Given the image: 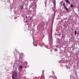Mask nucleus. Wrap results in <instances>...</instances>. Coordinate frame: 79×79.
<instances>
[{
    "instance_id": "obj_10",
    "label": "nucleus",
    "mask_w": 79,
    "mask_h": 79,
    "mask_svg": "<svg viewBox=\"0 0 79 79\" xmlns=\"http://www.w3.org/2000/svg\"><path fill=\"white\" fill-rule=\"evenodd\" d=\"M34 45L35 46H36V47H37V45L35 44V45Z\"/></svg>"
},
{
    "instance_id": "obj_7",
    "label": "nucleus",
    "mask_w": 79,
    "mask_h": 79,
    "mask_svg": "<svg viewBox=\"0 0 79 79\" xmlns=\"http://www.w3.org/2000/svg\"><path fill=\"white\" fill-rule=\"evenodd\" d=\"M21 9H23V6H21Z\"/></svg>"
},
{
    "instance_id": "obj_11",
    "label": "nucleus",
    "mask_w": 79,
    "mask_h": 79,
    "mask_svg": "<svg viewBox=\"0 0 79 79\" xmlns=\"http://www.w3.org/2000/svg\"><path fill=\"white\" fill-rule=\"evenodd\" d=\"M41 47H42V46H41Z\"/></svg>"
},
{
    "instance_id": "obj_6",
    "label": "nucleus",
    "mask_w": 79,
    "mask_h": 79,
    "mask_svg": "<svg viewBox=\"0 0 79 79\" xmlns=\"http://www.w3.org/2000/svg\"><path fill=\"white\" fill-rule=\"evenodd\" d=\"M75 34L76 35L77 34V31H75Z\"/></svg>"
},
{
    "instance_id": "obj_5",
    "label": "nucleus",
    "mask_w": 79,
    "mask_h": 79,
    "mask_svg": "<svg viewBox=\"0 0 79 79\" xmlns=\"http://www.w3.org/2000/svg\"><path fill=\"white\" fill-rule=\"evenodd\" d=\"M70 6H71V8H73V7H74V6H73V5L72 4H71L70 5Z\"/></svg>"
},
{
    "instance_id": "obj_1",
    "label": "nucleus",
    "mask_w": 79,
    "mask_h": 79,
    "mask_svg": "<svg viewBox=\"0 0 79 79\" xmlns=\"http://www.w3.org/2000/svg\"><path fill=\"white\" fill-rule=\"evenodd\" d=\"M17 76V73L14 72L12 77V79H15Z\"/></svg>"
},
{
    "instance_id": "obj_4",
    "label": "nucleus",
    "mask_w": 79,
    "mask_h": 79,
    "mask_svg": "<svg viewBox=\"0 0 79 79\" xmlns=\"http://www.w3.org/2000/svg\"><path fill=\"white\" fill-rule=\"evenodd\" d=\"M64 8L65 9V10H67V11H68V9H67V8H66V6L64 7Z\"/></svg>"
},
{
    "instance_id": "obj_2",
    "label": "nucleus",
    "mask_w": 79,
    "mask_h": 79,
    "mask_svg": "<svg viewBox=\"0 0 79 79\" xmlns=\"http://www.w3.org/2000/svg\"><path fill=\"white\" fill-rule=\"evenodd\" d=\"M65 2L66 3H68L69 4H70V2L69 1V0H65Z\"/></svg>"
},
{
    "instance_id": "obj_9",
    "label": "nucleus",
    "mask_w": 79,
    "mask_h": 79,
    "mask_svg": "<svg viewBox=\"0 0 79 79\" xmlns=\"http://www.w3.org/2000/svg\"><path fill=\"white\" fill-rule=\"evenodd\" d=\"M63 5H64V7H65V6H65V5H64V3L63 4Z\"/></svg>"
},
{
    "instance_id": "obj_8",
    "label": "nucleus",
    "mask_w": 79,
    "mask_h": 79,
    "mask_svg": "<svg viewBox=\"0 0 79 79\" xmlns=\"http://www.w3.org/2000/svg\"><path fill=\"white\" fill-rule=\"evenodd\" d=\"M54 6H55V2H54Z\"/></svg>"
},
{
    "instance_id": "obj_3",
    "label": "nucleus",
    "mask_w": 79,
    "mask_h": 79,
    "mask_svg": "<svg viewBox=\"0 0 79 79\" xmlns=\"http://www.w3.org/2000/svg\"><path fill=\"white\" fill-rule=\"evenodd\" d=\"M19 68L21 69H23V67L21 65H20L19 66Z\"/></svg>"
}]
</instances>
